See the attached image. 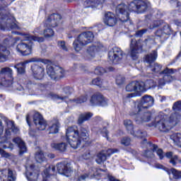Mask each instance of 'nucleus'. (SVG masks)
I'll return each instance as SVG.
<instances>
[{"instance_id":"nucleus-1","label":"nucleus","mask_w":181,"mask_h":181,"mask_svg":"<svg viewBox=\"0 0 181 181\" xmlns=\"http://www.w3.org/2000/svg\"><path fill=\"white\" fill-rule=\"evenodd\" d=\"M66 136L73 149H77L78 146L83 145L84 142H88L90 139L88 132L84 127H81L80 132H78L76 126L70 127L66 129Z\"/></svg>"},{"instance_id":"nucleus-2","label":"nucleus","mask_w":181,"mask_h":181,"mask_svg":"<svg viewBox=\"0 0 181 181\" xmlns=\"http://www.w3.org/2000/svg\"><path fill=\"white\" fill-rule=\"evenodd\" d=\"M173 110L175 112L171 114L168 120L161 119L160 121L157 122V127H158L160 131H163V129H172L173 127H176V125L180 122L181 100L177 101L173 104Z\"/></svg>"},{"instance_id":"nucleus-3","label":"nucleus","mask_w":181,"mask_h":181,"mask_svg":"<svg viewBox=\"0 0 181 181\" xmlns=\"http://www.w3.org/2000/svg\"><path fill=\"white\" fill-rule=\"evenodd\" d=\"M155 84H153V80H148L147 81H133L129 83L126 86V90L129 93H129L127 95V98H133V97H136L139 93H144L146 91L148 88H151V87H153Z\"/></svg>"},{"instance_id":"nucleus-4","label":"nucleus","mask_w":181,"mask_h":181,"mask_svg":"<svg viewBox=\"0 0 181 181\" xmlns=\"http://www.w3.org/2000/svg\"><path fill=\"white\" fill-rule=\"evenodd\" d=\"M94 39L93 32H83L80 34L73 42V47L75 52H80L84 46H87L88 43H91Z\"/></svg>"},{"instance_id":"nucleus-5","label":"nucleus","mask_w":181,"mask_h":181,"mask_svg":"<svg viewBox=\"0 0 181 181\" xmlns=\"http://www.w3.org/2000/svg\"><path fill=\"white\" fill-rule=\"evenodd\" d=\"M145 109H141L140 111L136 112V107H134L131 112L130 115L134 117L136 124H142L143 122H149L151 121V117L152 114L149 112H144Z\"/></svg>"},{"instance_id":"nucleus-6","label":"nucleus","mask_w":181,"mask_h":181,"mask_svg":"<svg viewBox=\"0 0 181 181\" xmlns=\"http://www.w3.org/2000/svg\"><path fill=\"white\" fill-rule=\"evenodd\" d=\"M13 81V71L9 67L1 68L0 70V84L5 87L12 86Z\"/></svg>"},{"instance_id":"nucleus-7","label":"nucleus","mask_w":181,"mask_h":181,"mask_svg":"<svg viewBox=\"0 0 181 181\" xmlns=\"http://www.w3.org/2000/svg\"><path fill=\"white\" fill-rule=\"evenodd\" d=\"M149 6L151 3L148 0H134L129 4V10L137 13H144L148 11Z\"/></svg>"},{"instance_id":"nucleus-8","label":"nucleus","mask_w":181,"mask_h":181,"mask_svg":"<svg viewBox=\"0 0 181 181\" xmlns=\"http://www.w3.org/2000/svg\"><path fill=\"white\" fill-rule=\"evenodd\" d=\"M40 172L37 170H35V165L32 161L28 160L25 164V176L28 181H37L39 180V176Z\"/></svg>"},{"instance_id":"nucleus-9","label":"nucleus","mask_w":181,"mask_h":181,"mask_svg":"<svg viewBox=\"0 0 181 181\" xmlns=\"http://www.w3.org/2000/svg\"><path fill=\"white\" fill-rule=\"evenodd\" d=\"M158 59V52L157 51H153L152 53L150 54H148L146 57V62L149 65L148 70L152 71L153 73H159L160 70H162V66L159 64H152L155 60Z\"/></svg>"},{"instance_id":"nucleus-10","label":"nucleus","mask_w":181,"mask_h":181,"mask_svg":"<svg viewBox=\"0 0 181 181\" xmlns=\"http://www.w3.org/2000/svg\"><path fill=\"white\" fill-rule=\"evenodd\" d=\"M64 71L60 66L57 65H47V74L52 80H56V78H62Z\"/></svg>"},{"instance_id":"nucleus-11","label":"nucleus","mask_w":181,"mask_h":181,"mask_svg":"<svg viewBox=\"0 0 181 181\" xmlns=\"http://www.w3.org/2000/svg\"><path fill=\"white\" fill-rule=\"evenodd\" d=\"M153 105V98L151 95H145L142 97L139 103H134L136 111L139 112L141 110H146Z\"/></svg>"},{"instance_id":"nucleus-12","label":"nucleus","mask_w":181,"mask_h":181,"mask_svg":"<svg viewBox=\"0 0 181 181\" xmlns=\"http://www.w3.org/2000/svg\"><path fill=\"white\" fill-rule=\"evenodd\" d=\"M124 52L121 50V48L117 47H113L110 50L108 54V59L114 64H118L122 60Z\"/></svg>"},{"instance_id":"nucleus-13","label":"nucleus","mask_w":181,"mask_h":181,"mask_svg":"<svg viewBox=\"0 0 181 181\" xmlns=\"http://www.w3.org/2000/svg\"><path fill=\"white\" fill-rule=\"evenodd\" d=\"M39 62H42V63H47L49 61H44L43 59L40 60L39 58L33 57L28 60L17 64L14 66V69H17L18 74H25L26 64H29V63H39Z\"/></svg>"},{"instance_id":"nucleus-14","label":"nucleus","mask_w":181,"mask_h":181,"mask_svg":"<svg viewBox=\"0 0 181 181\" xmlns=\"http://www.w3.org/2000/svg\"><path fill=\"white\" fill-rule=\"evenodd\" d=\"M128 9H129V6L128 7L125 4H120L116 7V13L121 22L129 21V13H128Z\"/></svg>"},{"instance_id":"nucleus-15","label":"nucleus","mask_w":181,"mask_h":181,"mask_svg":"<svg viewBox=\"0 0 181 181\" xmlns=\"http://www.w3.org/2000/svg\"><path fill=\"white\" fill-rule=\"evenodd\" d=\"M124 125L129 134H131V135H133V136H135L136 138H144V136H146V132L145 131H134V124H132V121H131V119L124 120Z\"/></svg>"},{"instance_id":"nucleus-16","label":"nucleus","mask_w":181,"mask_h":181,"mask_svg":"<svg viewBox=\"0 0 181 181\" xmlns=\"http://www.w3.org/2000/svg\"><path fill=\"white\" fill-rule=\"evenodd\" d=\"M33 122L36 128H37L39 131H45V129H46V127H47L46 120L43 119V117L39 112L35 113L33 116Z\"/></svg>"},{"instance_id":"nucleus-17","label":"nucleus","mask_w":181,"mask_h":181,"mask_svg":"<svg viewBox=\"0 0 181 181\" xmlns=\"http://www.w3.org/2000/svg\"><path fill=\"white\" fill-rule=\"evenodd\" d=\"M4 121L6 124V138H9V136H11V131H12L13 134H19V129L16 127V126L15 125V122L13 121L10 120L8 119H6Z\"/></svg>"},{"instance_id":"nucleus-18","label":"nucleus","mask_w":181,"mask_h":181,"mask_svg":"<svg viewBox=\"0 0 181 181\" xmlns=\"http://www.w3.org/2000/svg\"><path fill=\"white\" fill-rule=\"evenodd\" d=\"M31 71L33 77H35L36 80H42V78L45 77V67H43V66L33 64L31 66Z\"/></svg>"},{"instance_id":"nucleus-19","label":"nucleus","mask_w":181,"mask_h":181,"mask_svg":"<svg viewBox=\"0 0 181 181\" xmlns=\"http://www.w3.org/2000/svg\"><path fill=\"white\" fill-rule=\"evenodd\" d=\"M16 50L22 56H29L32 53V44L21 42L17 45Z\"/></svg>"},{"instance_id":"nucleus-20","label":"nucleus","mask_w":181,"mask_h":181,"mask_svg":"<svg viewBox=\"0 0 181 181\" xmlns=\"http://www.w3.org/2000/svg\"><path fill=\"white\" fill-rule=\"evenodd\" d=\"M175 74V70L174 69H169L166 68L164 69L160 74H164L163 76V79L160 80L158 82L159 86H165V83H170V81H173V76H172V74Z\"/></svg>"},{"instance_id":"nucleus-21","label":"nucleus","mask_w":181,"mask_h":181,"mask_svg":"<svg viewBox=\"0 0 181 181\" xmlns=\"http://www.w3.org/2000/svg\"><path fill=\"white\" fill-rule=\"evenodd\" d=\"M90 104L93 105H101L102 107H105L107 105V100L104 98L100 93H95L90 98Z\"/></svg>"},{"instance_id":"nucleus-22","label":"nucleus","mask_w":181,"mask_h":181,"mask_svg":"<svg viewBox=\"0 0 181 181\" xmlns=\"http://www.w3.org/2000/svg\"><path fill=\"white\" fill-rule=\"evenodd\" d=\"M62 16H60L59 14H52L46 20L45 25L47 28H49L50 26L51 28H56V26H57V25L59 24V22H60Z\"/></svg>"},{"instance_id":"nucleus-23","label":"nucleus","mask_w":181,"mask_h":181,"mask_svg":"<svg viewBox=\"0 0 181 181\" xmlns=\"http://www.w3.org/2000/svg\"><path fill=\"white\" fill-rule=\"evenodd\" d=\"M57 170L59 175H64L66 177L71 176V174L73 173L71 168L64 163H58L57 165Z\"/></svg>"},{"instance_id":"nucleus-24","label":"nucleus","mask_w":181,"mask_h":181,"mask_svg":"<svg viewBox=\"0 0 181 181\" xmlns=\"http://www.w3.org/2000/svg\"><path fill=\"white\" fill-rule=\"evenodd\" d=\"M63 91L66 96H59V95L54 94L53 93H49V97L51 98L57 99V100H62V101H67V97L71 94L73 89L69 86H66L64 88Z\"/></svg>"},{"instance_id":"nucleus-25","label":"nucleus","mask_w":181,"mask_h":181,"mask_svg":"<svg viewBox=\"0 0 181 181\" xmlns=\"http://www.w3.org/2000/svg\"><path fill=\"white\" fill-rule=\"evenodd\" d=\"M139 53V48L138 47V42L136 40H132L130 44V56L133 60L138 59V54Z\"/></svg>"},{"instance_id":"nucleus-26","label":"nucleus","mask_w":181,"mask_h":181,"mask_svg":"<svg viewBox=\"0 0 181 181\" xmlns=\"http://www.w3.org/2000/svg\"><path fill=\"white\" fill-rule=\"evenodd\" d=\"M1 181H15L16 177L13 175V173L11 170H3L0 175Z\"/></svg>"},{"instance_id":"nucleus-27","label":"nucleus","mask_w":181,"mask_h":181,"mask_svg":"<svg viewBox=\"0 0 181 181\" xmlns=\"http://www.w3.org/2000/svg\"><path fill=\"white\" fill-rule=\"evenodd\" d=\"M104 23L107 26H115L117 25V18L112 12H108L105 15Z\"/></svg>"},{"instance_id":"nucleus-28","label":"nucleus","mask_w":181,"mask_h":181,"mask_svg":"<svg viewBox=\"0 0 181 181\" xmlns=\"http://www.w3.org/2000/svg\"><path fill=\"white\" fill-rule=\"evenodd\" d=\"M156 169H163L165 172H167L168 175H173L175 179H181V171H177L175 168H171L170 170L163 167V165L160 164H156Z\"/></svg>"},{"instance_id":"nucleus-29","label":"nucleus","mask_w":181,"mask_h":181,"mask_svg":"<svg viewBox=\"0 0 181 181\" xmlns=\"http://www.w3.org/2000/svg\"><path fill=\"white\" fill-rule=\"evenodd\" d=\"M103 49V45L101 43L98 42L97 44H93V46L89 47L87 49L88 54L90 56V59H93L95 56V53Z\"/></svg>"},{"instance_id":"nucleus-30","label":"nucleus","mask_w":181,"mask_h":181,"mask_svg":"<svg viewBox=\"0 0 181 181\" xmlns=\"http://www.w3.org/2000/svg\"><path fill=\"white\" fill-rule=\"evenodd\" d=\"M56 173V168L53 165H49L48 168L44 170L42 173V181L49 180V177H50V175H54Z\"/></svg>"},{"instance_id":"nucleus-31","label":"nucleus","mask_w":181,"mask_h":181,"mask_svg":"<svg viewBox=\"0 0 181 181\" xmlns=\"http://www.w3.org/2000/svg\"><path fill=\"white\" fill-rule=\"evenodd\" d=\"M13 141L14 144H16L19 148L20 150V155H22L23 153H25L27 152L28 148H26V145L25 144V142L21 139L19 137L14 138L13 139Z\"/></svg>"},{"instance_id":"nucleus-32","label":"nucleus","mask_w":181,"mask_h":181,"mask_svg":"<svg viewBox=\"0 0 181 181\" xmlns=\"http://www.w3.org/2000/svg\"><path fill=\"white\" fill-rule=\"evenodd\" d=\"M9 50L6 49V47L0 44V62H6V60H8V57L9 56Z\"/></svg>"},{"instance_id":"nucleus-33","label":"nucleus","mask_w":181,"mask_h":181,"mask_svg":"<svg viewBox=\"0 0 181 181\" xmlns=\"http://www.w3.org/2000/svg\"><path fill=\"white\" fill-rule=\"evenodd\" d=\"M51 147L54 151H58V152H66L67 150V144L64 142L61 143H52Z\"/></svg>"},{"instance_id":"nucleus-34","label":"nucleus","mask_w":181,"mask_h":181,"mask_svg":"<svg viewBox=\"0 0 181 181\" xmlns=\"http://www.w3.org/2000/svg\"><path fill=\"white\" fill-rule=\"evenodd\" d=\"M59 128H60V123L57 120L52 122L48 129L49 134H57Z\"/></svg>"},{"instance_id":"nucleus-35","label":"nucleus","mask_w":181,"mask_h":181,"mask_svg":"<svg viewBox=\"0 0 181 181\" xmlns=\"http://www.w3.org/2000/svg\"><path fill=\"white\" fill-rule=\"evenodd\" d=\"M88 100V95L84 94L78 98H76L74 100H69L67 103H74L75 104H83V103H86Z\"/></svg>"},{"instance_id":"nucleus-36","label":"nucleus","mask_w":181,"mask_h":181,"mask_svg":"<svg viewBox=\"0 0 181 181\" xmlns=\"http://www.w3.org/2000/svg\"><path fill=\"white\" fill-rule=\"evenodd\" d=\"M95 160L98 165H101V163H103V162L107 160V154H105V150H103L97 154Z\"/></svg>"},{"instance_id":"nucleus-37","label":"nucleus","mask_w":181,"mask_h":181,"mask_svg":"<svg viewBox=\"0 0 181 181\" xmlns=\"http://www.w3.org/2000/svg\"><path fill=\"white\" fill-rule=\"evenodd\" d=\"M23 36L25 40H29L30 42L34 40V42H39V43H41V42L45 40V38L43 37H40L36 35H30V34H25Z\"/></svg>"},{"instance_id":"nucleus-38","label":"nucleus","mask_w":181,"mask_h":181,"mask_svg":"<svg viewBox=\"0 0 181 181\" xmlns=\"http://www.w3.org/2000/svg\"><path fill=\"white\" fill-rule=\"evenodd\" d=\"M150 147L153 149V152H156L159 157V159H163L165 158V153H163V150L162 148H158V146L155 144H150Z\"/></svg>"},{"instance_id":"nucleus-39","label":"nucleus","mask_w":181,"mask_h":181,"mask_svg":"<svg viewBox=\"0 0 181 181\" xmlns=\"http://www.w3.org/2000/svg\"><path fill=\"white\" fill-rule=\"evenodd\" d=\"M91 117H93V113L91 112L83 113L81 115L78 120V124H81L85 122V121H88Z\"/></svg>"},{"instance_id":"nucleus-40","label":"nucleus","mask_w":181,"mask_h":181,"mask_svg":"<svg viewBox=\"0 0 181 181\" xmlns=\"http://www.w3.org/2000/svg\"><path fill=\"white\" fill-rule=\"evenodd\" d=\"M35 160L38 163H42L46 161V157H45V154L42 150H40L35 153Z\"/></svg>"},{"instance_id":"nucleus-41","label":"nucleus","mask_w":181,"mask_h":181,"mask_svg":"<svg viewBox=\"0 0 181 181\" xmlns=\"http://www.w3.org/2000/svg\"><path fill=\"white\" fill-rule=\"evenodd\" d=\"M165 156L168 159H170V163H172L173 166H175L176 160H177V156H173V153L172 151H169L165 153Z\"/></svg>"},{"instance_id":"nucleus-42","label":"nucleus","mask_w":181,"mask_h":181,"mask_svg":"<svg viewBox=\"0 0 181 181\" xmlns=\"http://www.w3.org/2000/svg\"><path fill=\"white\" fill-rule=\"evenodd\" d=\"M93 86H98L99 87H107V82L101 80L100 78H95L92 81Z\"/></svg>"},{"instance_id":"nucleus-43","label":"nucleus","mask_w":181,"mask_h":181,"mask_svg":"<svg viewBox=\"0 0 181 181\" xmlns=\"http://www.w3.org/2000/svg\"><path fill=\"white\" fill-rule=\"evenodd\" d=\"M104 2H105V0H86V4H88L87 8H90V6H94L95 4H97V5H100V4H104Z\"/></svg>"},{"instance_id":"nucleus-44","label":"nucleus","mask_w":181,"mask_h":181,"mask_svg":"<svg viewBox=\"0 0 181 181\" xmlns=\"http://www.w3.org/2000/svg\"><path fill=\"white\" fill-rule=\"evenodd\" d=\"M164 35H169V29L168 28H167V30H166V29L164 28L163 31L162 30H158L156 33V35L158 36V37H162Z\"/></svg>"},{"instance_id":"nucleus-45","label":"nucleus","mask_w":181,"mask_h":181,"mask_svg":"<svg viewBox=\"0 0 181 181\" xmlns=\"http://www.w3.org/2000/svg\"><path fill=\"white\" fill-rule=\"evenodd\" d=\"M44 36H45V37H52V36H53L54 35V31H53L52 30V28H46L44 30Z\"/></svg>"},{"instance_id":"nucleus-46","label":"nucleus","mask_w":181,"mask_h":181,"mask_svg":"<svg viewBox=\"0 0 181 181\" xmlns=\"http://www.w3.org/2000/svg\"><path fill=\"white\" fill-rule=\"evenodd\" d=\"M13 43H15V40L11 37H8L4 40V45L7 47L12 46Z\"/></svg>"},{"instance_id":"nucleus-47","label":"nucleus","mask_w":181,"mask_h":181,"mask_svg":"<svg viewBox=\"0 0 181 181\" xmlns=\"http://www.w3.org/2000/svg\"><path fill=\"white\" fill-rule=\"evenodd\" d=\"M125 81V78H124V76L119 75L117 78H116V83L118 86H121V84H124V82Z\"/></svg>"},{"instance_id":"nucleus-48","label":"nucleus","mask_w":181,"mask_h":181,"mask_svg":"<svg viewBox=\"0 0 181 181\" xmlns=\"http://www.w3.org/2000/svg\"><path fill=\"white\" fill-rule=\"evenodd\" d=\"M117 152H118V149L117 148H109L105 151V155L106 156H111L112 153H117Z\"/></svg>"},{"instance_id":"nucleus-49","label":"nucleus","mask_w":181,"mask_h":181,"mask_svg":"<svg viewBox=\"0 0 181 181\" xmlns=\"http://www.w3.org/2000/svg\"><path fill=\"white\" fill-rule=\"evenodd\" d=\"M122 145H124V146H128L131 144V139L128 137H124L121 141Z\"/></svg>"},{"instance_id":"nucleus-50","label":"nucleus","mask_w":181,"mask_h":181,"mask_svg":"<svg viewBox=\"0 0 181 181\" xmlns=\"http://www.w3.org/2000/svg\"><path fill=\"white\" fill-rule=\"evenodd\" d=\"M58 46H59V47L62 49V50L67 52V50H68L67 47L66 46V42L64 41H59Z\"/></svg>"},{"instance_id":"nucleus-51","label":"nucleus","mask_w":181,"mask_h":181,"mask_svg":"<svg viewBox=\"0 0 181 181\" xmlns=\"http://www.w3.org/2000/svg\"><path fill=\"white\" fill-rule=\"evenodd\" d=\"M105 72V69H104V68L103 67H97L95 69V74H104V73Z\"/></svg>"},{"instance_id":"nucleus-52","label":"nucleus","mask_w":181,"mask_h":181,"mask_svg":"<svg viewBox=\"0 0 181 181\" xmlns=\"http://www.w3.org/2000/svg\"><path fill=\"white\" fill-rule=\"evenodd\" d=\"M82 158L86 160L90 159V158H91V153L90 152V150H86L82 155Z\"/></svg>"},{"instance_id":"nucleus-53","label":"nucleus","mask_w":181,"mask_h":181,"mask_svg":"<svg viewBox=\"0 0 181 181\" xmlns=\"http://www.w3.org/2000/svg\"><path fill=\"white\" fill-rule=\"evenodd\" d=\"M148 30L146 29H143V30H140L139 31H137L136 33V35L139 37H141V36H142V35H144V33H146Z\"/></svg>"},{"instance_id":"nucleus-54","label":"nucleus","mask_w":181,"mask_h":181,"mask_svg":"<svg viewBox=\"0 0 181 181\" xmlns=\"http://www.w3.org/2000/svg\"><path fill=\"white\" fill-rule=\"evenodd\" d=\"M144 156H146V158H153V153L151 151H146Z\"/></svg>"},{"instance_id":"nucleus-55","label":"nucleus","mask_w":181,"mask_h":181,"mask_svg":"<svg viewBox=\"0 0 181 181\" xmlns=\"http://www.w3.org/2000/svg\"><path fill=\"white\" fill-rule=\"evenodd\" d=\"M89 176L90 175L88 174L81 175L80 177H78V181L86 180V179H88Z\"/></svg>"},{"instance_id":"nucleus-56","label":"nucleus","mask_w":181,"mask_h":181,"mask_svg":"<svg viewBox=\"0 0 181 181\" xmlns=\"http://www.w3.org/2000/svg\"><path fill=\"white\" fill-rule=\"evenodd\" d=\"M7 148L12 151V149H13V144L12 143H8V144H7V145H6V144L3 145L4 149H7Z\"/></svg>"},{"instance_id":"nucleus-57","label":"nucleus","mask_w":181,"mask_h":181,"mask_svg":"<svg viewBox=\"0 0 181 181\" xmlns=\"http://www.w3.org/2000/svg\"><path fill=\"white\" fill-rule=\"evenodd\" d=\"M100 132L103 136L108 139V131H107V128L104 127Z\"/></svg>"},{"instance_id":"nucleus-58","label":"nucleus","mask_w":181,"mask_h":181,"mask_svg":"<svg viewBox=\"0 0 181 181\" xmlns=\"http://www.w3.org/2000/svg\"><path fill=\"white\" fill-rule=\"evenodd\" d=\"M0 154L1 156H4V158H8L9 156V153H6L4 149L0 148Z\"/></svg>"},{"instance_id":"nucleus-59","label":"nucleus","mask_w":181,"mask_h":181,"mask_svg":"<svg viewBox=\"0 0 181 181\" xmlns=\"http://www.w3.org/2000/svg\"><path fill=\"white\" fill-rule=\"evenodd\" d=\"M159 26V21H156L153 23V26H150V29H155V28H158Z\"/></svg>"},{"instance_id":"nucleus-60","label":"nucleus","mask_w":181,"mask_h":181,"mask_svg":"<svg viewBox=\"0 0 181 181\" xmlns=\"http://www.w3.org/2000/svg\"><path fill=\"white\" fill-rule=\"evenodd\" d=\"M4 134V124H2V122H0V135Z\"/></svg>"},{"instance_id":"nucleus-61","label":"nucleus","mask_w":181,"mask_h":181,"mask_svg":"<svg viewBox=\"0 0 181 181\" xmlns=\"http://www.w3.org/2000/svg\"><path fill=\"white\" fill-rule=\"evenodd\" d=\"M26 122L29 127H30V116H29V115H26Z\"/></svg>"},{"instance_id":"nucleus-62","label":"nucleus","mask_w":181,"mask_h":181,"mask_svg":"<svg viewBox=\"0 0 181 181\" xmlns=\"http://www.w3.org/2000/svg\"><path fill=\"white\" fill-rule=\"evenodd\" d=\"M25 87L26 88H29L30 87H33V85L32 84V82H30L25 86Z\"/></svg>"},{"instance_id":"nucleus-63","label":"nucleus","mask_w":181,"mask_h":181,"mask_svg":"<svg viewBox=\"0 0 181 181\" xmlns=\"http://www.w3.org/2000/svg\"><path fill=\"white\" fill-rule=\"evenodd\" d=\"M48 158H50V159H53V158H54V154H52V153L48 154Z\"/></svg>"},{"instance_id":"nucleus-64","label":"nucleus","mask_w":181,"mask_h":181,"mask_svg":"<svg viewBox=\"0 0 181 181\" xmlns=\"http://www.w3.org/2000/svg\"><path fill=\"white\" fill-rule=\"evenodd\" d=\"M29 134L30 135V136H35V133L33 132V130H30V131L29 132Z\"/></svg>"}]
</instances>
